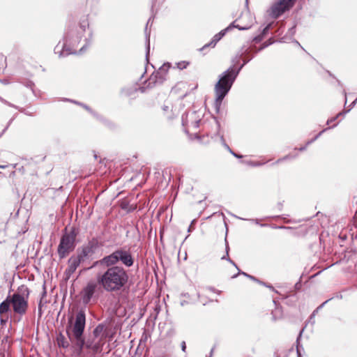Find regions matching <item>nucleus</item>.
<instances>
[{
	"mask_svg": "<svg viewBox=\"0 0 357 357\" xmlns=\"http://www.w3.org/2000/svg\"><path fill=\"white\" fill-rule=\"evenodd\" d=\"M135 264V257L130 250L119 248L109 255L93 261L88 269L99 268L102 270L96 274V279L107 293L123 291L130 287V274L126 268Z\"/></svg>",
	"mask_w": 357,
	"mask_h": 357,
	"instance_id": "obj_1",
	"label": "nucleus"
},
{
	"mask_svg": "<svg viewBox=\"0 0 357 357\" xmlns=\"http://www.w3.org/2000/svg\"><path fill=\"white\" fill-rule=\"evenodd\" d=\"M86 327V314L84 310H79L74 319L73 316L68 318V324L66 326V333L71 340V347L78 355L83 353L84 348L92 349L93 340H86L84 336Z\"/></svg>",
	"mask_w": 357,
	"mask_h": 357,
	"instance_id": "obj_2",
	"label": "nucleus"
},
{
	"mask_svg": "<svg viewBox=\"0 0 357 357\" xmlns=\"http://www.w3.org/2000/svg\"><path fill=\"white\" fill-rule=\"evenodd\" d=\"M89 26V24L87 19L83 20L79 23V29L74 26H69L63 36V43L59 42L54 47V53L58 54L59 58L77 54L75 48L79 43L83 33Z\"/></svg>",
	"mask_w": 357,
	"mask_h": 357,
	"instance_id": "obj_3",
	"label": "nucleus"
},
{
	"mask_svg": "<svg viewBox=\"0 0 357 357\" xmlns=\"http://www.w3.org/2000/svg\"><path fill=\"white\" fill-rule=\"evenodd\" d=\"M238 74L235 72L234 67L230 66L227 70L219 75V80L215 85V107L218 112L222 102L230 91Z\"/></svg>",
	"mask_w": 357,
	"mask_h": 357,
	"instance_id": "obj_4",
	"label": "nucleus"
},
{
	"mask_svg": "<svg viewBox=\"0 0 357 357\" xmlns=\"http://www.w3.org/2000/svg\"><path fill=\"white\" fill-rule=\"evenodd\" d=\"M78 233L77 229L75 227H72L69 231L65 228L57 248V253L61 259L66 257L75 250Z\"/></svg>",
	"mask_w": 357,
	"mask_h": 357,
	"instance_id": "obj_5",
	"label": "nucleus"
},
{
	"mask_svg": "<svg viewBox=\"0 0 357 357\" xmlns=\"http://www.w3.org/2000/svg\"><path fill=\"white\" fill-rule=\"evenodd\" d=\"M29 294V288L22 285L18 288L17 292L8 294L14 314L20 317H22L26 314L29 307L28 298Z\"/></svg>",
	"mask_w": 357,
	"mask_h": 357,
	"instance_id": "obj_6",
	"label": "nucleus"
},
{
	"mask_svg": "<svg viewBox=\"0 0 357 357\" xmlns=\"http://www.w3.org/2000/svg\"><path fill=\"white\" fill-rule=\"evenodd\" d=\"M296 0H278L270 8L269 15L273 19H278L286 11L289 10L295 4Z\"/></svg>",
	"mask_w": 357,
	"mask_h": 357,
	"instance_id": "obj_7",
	"label": "nucleus"
},
{
	"mask_svg": "<svg viewBox=\"0 0 357 357\" xmlns=\"http://www.w3.org/2000/svg\"><path fill=\"white\" fill-rule=\"evenodd\" d=\"M98 288L100 287L99 284H98L97 280L96 282L91 280L87 282L81 292L82 299L84 304L87 305L91 301V299L94 296L95 293Z\"/></svg>",
	"mask_w": 357,
	"mask_h": 357,
	"instance_id": "obj_8",
	"label": "nucleus"
},
{
	"mask_svg": "<svg viewBox=\"0 0 357 357\" xmlns=\"http://www.w3.org/2000/svg\"><path fill=\"white\" fill-rule=\"evenodd\" d=\"M13 312L10 296L8 295L6 299L0 303V324L2 326H5L11 318Z\"/></svg>",
	"mask_w": 357,
	"mask_h": 357,
	"instance_id": "obj_9",
	"label": "nucleus"
},
{
	"mask_svg": "<svg viewBox=\"0 0 357 357\" xmlns=\"http://www.w3.org/2000/svg\"><path fill=\"white\" fill-rule=\"evenodd\" d=\"M167 68L161 67L158 71L153 73L149 79L147 88H153L156 84H162L166 80Z\"/></svg>",
	"mask_w": 357,
	"mask_h": 357,
	"instance_id": "obj_10",
	"label": "nucleus"
},
{
	"mask_svg": "<svg viewBox=\"0 0 357 357\" xmlns=\"http://www.w3.org/2000/svg\"><path fill=\"white\" fill-rule=\"evenodd\" d=\"M188 119L191 120V124L189 127L198 128L201 121L200 117L197 115V112H186L182 115L183 126H188Z\"/></svg>",
	"mask_w": 357,
	"mask_h": 357,
	"instance_id": "obj_11",
	"label": "nucleus"
},
{
	"mask_svg": "<svg viewBox=\"0 0 357 357\" xmlns=\"http://www.w3.org/2000/svg\"><path fill=\"white\" fill-rule=\"evenodd\" d=\"M215 121V132L214 133H211V137L212 139H215L216 137H219L220 138V140L222 144V146L227 149L229 151V152L233 155L234 157L237 158H243V155H239L236 153H235L234 151H232L230 147L228 146V144L226 143L225 139H224V136L222 135H220L219 134V130L220 129V123L218 122V121L215 119L214 120Z\"/></svg>",
	"mask_w": 357,
	"mask_h": 357,
	"instance_id": "obj_12",
	"label": "nucleus"
},
{
	"mask_svg": "<svg viewBox=\"0 0 357 357\" xmlns=\"http://www.w3.org/2000/svg\"><path fill=\"white\" fill-rule=\"evenodd\" d=\"M82 263V261L76 255H72L69 258L68 261V266L65 271L66 279L70 278Z\"/></svg>",
	"mask_w": 357,
	"mask_h": 357,
	"instance_id": "obj_13",
	"label": "nucleus"
},
{
	"mask_svg": "<svg viewBox=\"0 0 357 357\" xmlns=\"http://www.w3.org/2000/svg\"><path fill=\"white\" fill-rule=\"evenodd\" d=\"M99 247L98 241L95 238L82 246L89 257H91L96 252Z\"/></svg>",
	"mask_w": 357,
	"mask_h": 357,
	"instance_id": "obj_14",
	"label": "nucleus"
},
{
	"mask_svg": "<svg viewBox=\"0 0 357 357\" xmlns=\"http://www.w3.org/2000/svg\"><path fill=\"white\" fill-rule=\"evenodd\" d=\"M56 340L59 348L68 349L71 345V340L68 336L66 337L61 332L56 335Z\"/></svg>",
	"mask_w": 357,
	"mask_h": 357,
	"instance_id": "obj_15",
	"label": "nucleus"
},
{
	"mask_svg": "<svg viewBox=\"0 0 357 357\" xmlns=\"http://www.w3.org/2000/svg\"><path fill=\"white\" fill-rule=\"evenodd\" d=\"M137 92V87L136 85L127 86L121 89V95L126 97L135 98V95Z\"/></svg>",
	"mask_w": 357,
	"mask_h": 357,
	"instance_id": "obj_16",
	"label": "nucleus"
},
{
	"mask_svg": "<svg viewBox=\"0 0 357 357\" xmlns=\"http://www.w3.org/2000/svg\"><path fill=\"white\" fill-rule=\"evenodd\" d=\"M250 50L249 49H245L238 52L231 59L232 66L234 69H236V66L238 65L240 62V60L242 59L244 54H249Z\"/></svg>",
	"mask_w": 357,
	"mask_h": 357,
	"instance_id": "obj_17",
	"label": "nucleus"
},
{
	"mask_svg": "<svg viewBox=\"0 0 357 357\" xmlns=\"http://www.w3.org/2000/svg\"><path fill=\"white\" fill-rule=\"evenodd\" d=\"M151 20H152V17H149V19L148 20V21L146 22V24L145 26V30H144L145 35H146V40L148 43V45L146 47V59L147 61H148V57H149V51H150V44H149L150 31L148 32V26L151 24H153V22H151Z\"/></svg>",
	"mask_w": 357,
	"mask_h": 357,
	"instance_id": "obj_18",
	"label": "nucleus"
},
{
	"mask_svg": "<svg viewBox=\"0 0 357 357\" xmlns=\"http://www.w3.org/2000/svg\"><path fill=\"white\" fill-rule=\"evenodd\" d=\"M151 20H152V17H149V19L148 20V21L146 22V24L145 26V30H144L145 35H146V40L148 43V45L146 47V59L147 61H148V57H149V51H150V44H149L150 31L148 32V26L151 24H153V22H151Z\"/></svg>",
	"mask_w": 357,
	"mask_h": 357,
	"instance_id": "obj_19",
	"label": "nucleus"
},
{
	"mask_svg": "<svg viewBox=\"0 0 357 357\" xmlns=\"http://www.w3.org/2000/svg\"><path fill=\"white\" fill-rule=\"evenodd\" d=\"M221 40L220 36L217 33L215 34L213 38L211 39V42L206 43V45H204L202 48L199 49V51H202L204 50V49L207 48V47H215V46L216 45V44Z\"/></svg>",
	"mask_w": 357,
	"mask_h": 357,
	"instance_id": "obj_20",
	"label": "nucleus"
},
{
	"mask_svg": "<svg viewBox=\"0 0 357 357\" xmlns=\"http://www.w3.org/2000/svg\"><path fill=\"white\" fill-rule=\"evenodd\" d=\"M84 41H85L84 45L80 48V50L79 51V54L83 53L86 50V48L91 45L92 41H93V32H92V31H90L89 34V37L86 38L84 40Z\"/></svg>",
	"mask_w": 357,
	"mask_h": 357,
	"instance_id": "obj_21",
	"label": "nucleus"
},
{
	"mask_svg": "<svg viewBox=\"0 0 357 357\" xmlns=\"http://www.w3.org/2000/svg\"><path fill=\"white\" fill-rule=\"evenodd\" d=\"M250 54V53L249 54H245V56L243 58V63L238 68H236V69H234L235 72H236L238 74H239L242 68L253 59L254 56Z\"/></svg>",
	"mask_w": 357,
	"mask_h": 357,
	"instance_id": "obj_22",
	"label": "nucleus"
},
{
	"mask_svg": "<svg viewBox=\"0 0 357 357\" xmlns=\"http://www.w3.org/2000/svg\"><path fill=\"white\" fill-rule=\"evenodd\" d=\"M76 256L82 261V263L86 260L89 259L90 257L88 256L86 252L84 250V249L81 247L78 248L77 250Z\"/></svg>",
	"mask_w": 357,
	"mask_h": 357,
	"instance_id": "obj_23",
	"label": "nucleus"
},
{
	"mask_svg": "<svg viewBox=\"0 0 357 357\" xmlns=\"http://www.w3.org/2000/svg\"><path fill=\"white\" fill-rule=\"evenodd\" d=\"M303 330H304V328H303L300 331V333H299V334H298V337L296 338V353H297V356L298 357H302L301 349H303V346L300 344V339H301V337L302 336V333L303 332Z\"/></svg>",
	"mask_w": 357,
	"mask_h": 357,
	"instance_id": "obj_24",
	"label": "nucleus"
},
{
	"mask_svg": "<svg viewBox=\"0 0 357 357\" xmlns=\"http://www.w3.org/2000/svg\"><path fill=\"white\" fill-rule=\"evenodd\" d=\"M105 326L103 324H99L93 331V335L95 338H97L105 330Z\"/></svg>",
	"mask_w": 357,
	"mask_h": 357,
	"instance_id": "obj_25",
	"label": "nucleus"
},
{
	"mask_svg": "<svg viewBox=\"0 0 357 357\" xmlns=\"http://www.w3.org/2000/svg\"><path fill=\"white\" fill-rule=\"evenodd\" d=\"M234 28L238 29L240 31H244L249 29L250 26H241L238 24H236V21H234L227 27V29H229V31Z\"/></svg>",
	"mask_w": 357,
	"mask_h": 357,
	"instance_id": "obj_26",
	"label": "nucleus"
},
{
	"mask_svg": "<svg viewBox=\"0 0 357 357\" xmlns=\"http://www.w3.org/2000/svg\"><path fill=\"white\" fill-rule=\"evenodd\" d=\"M162 111L164 112V114L166 116V117L168 119H173L172 115L170 114V112H172V109H170L169 106L164 105L162 107Z\"/></svg>",
	"mask_w": 357,
	"mask_h": 357,
	"instance_id": "obj_27",
	"label": "nucleus"
},
{
	"mask_svg": "<svg viewBox=\"0 0 357 357\" xmlns=\"http://www.w3.org/2000/svg\"><path fill=\"white\" fill-rule=\"evenodd\" d=\"M239 274H242V275H245V277L248 278L249 279H250V280H253V281H255V282H257L260 283V281L259 280V279H257V278H255V276H253V275H249V274H248V273H245V272H243V271H239V272L238 273V274L234 275L232 278H236V277H237V275H239Z\"/></svg>",
	"mask_w": 357,
	"mask_h": 357,
	"instance_id": "obj_28",
	"label": "nucleus"
},
{
	"mask_svg": "<svg viewBox=\"0 0 357 357\" xmlns=\"http://www.w3.org/2000/svg\"><path fill=\"white\" fill-rule=\"evenodd\" d=\"M177 68L180 70H183L187 68V66L189 65V62L188 61H180L176 63Z\"/></svg>",
	"mask_w": 357,
	"mask_h": 357,
	"instance_id": "obj_29",
	"label": "nucleus"
},
{
	"mask_svg": "<svg viewBox=\"0 0 357 357\" xmlns=\"http://www.w3.org/2000/svg\"><path fill=\"white\" fill-rule=\"evenodd\" d=\"M96 119L100 121H105V119L102 116L97 113L96 112L93 111L92 109V112H90Z\"/></svg>",
	"mask_w": 357,
	"mask_h": 357,
	"instance_id": "obj_30",
	"label": "nucleus"
},
{
	"mask_svg": "<svg viewBox=\"0 0 357 357\" xmlns=\"http://www.w3.org/2000/svg\"><path fill=\"white\" fill-rule=\"evenodd\" d=\"M271 24H267L262 30L261 33L260 35L263 36V37H264L267 33L268 32L270 28H271Z\"/></svg>",
	"mask_w": 357,
	"mask_h": 357,
	"instance_id": "obj_31",
	"label": "nucleus"
},
{
	"mask_svg": "<svg viewBox=\"0 0 357 357\" xmlns=\"http://www.w3.org/2000/svg\"><path fill=\"white\" fill-rule=\"evenodd\" d=\"M264 37L261 35L256 36L253 38L252 41L255 43H259L263 40Z\"/></svg>",
	"mask_w": 357,
	"mask_h": 357,
	"instance_id": "obj_32",
	"label": "nucleus"
},
{
	"mask_svg": "<svg viewBox=\"0 0 357 357\" xmlns=\"http://www.w3.org/2000/svg\"><path fill=\"white\" fill-rule=\"evenodd\" d=\"M288 356V352H284L283 355L279 352V351H275L273 357H287Z\"/></svg>",
	"mask_w": 357,
	"mask_h": 357,
	"instance_id": "obj_33",
	"label": "nucleus"
},
{
	"mask_svg": "<svg viewBox=\"0 0 357 357\" xmlns=\"http://www.w3.org/2000/svg\"><path fill=\"white\" fill-rule=\"evenodd\" d=\"M227 32H229V29H227V27H226L225 29H222L219 33H218V34L220 36V38L222 39Z\"/></svg>",
	"mask_w": 357,
	"mask_h": 357,
	"instance_id": "obj_34",
	"label": "nucleus"
},
{
	"mask_svg": "<svg viewBox=\"0 0 357 357\" xmlns=\"http://www.w3.org/2000/svg\"><path fill=\"white\" fill-rule=\"evenodd\" d=\"M336 126H337V124H335V125H333V126H332V128H334V127H335ZM331 127H328V128H326L323 129L321 131H320V132H319L316 135V137H317V138H319V137H320V136H321L324 132H325L326 130H329V129H331Z\"/></svg>",
	"mask_w": 357,
	"mask_h": 357,
	"instance_id": "obj_35",
	"label": "nucleus"
},
{
	"mask_svg": "<svg viewBox=\"0 0 357 357\" xmlns=\"http://www.w3.org/2000/svg\"><path fill=\"white\" fill-rule=\"evenodd\" d=\"M296 157H297V154H296V155L288 154V155H284L282 158L284 161V160H287L295 158Z\"/></svg>",
	"mask_w": 357,
	"mask_h": 357,
	"instance_id": "obj_36",
	"label": "nucleus"
},
{
	"mask_svg": "<svg viewBox=\"0 0 357 357\" xmlns=\"http://www.w3.org/2000/svg\"><path fill=\"white\" fill-rule=\"evenodd\" d=\"M79 105L82 107L84 109H85L89 112H92V109L91 107H89L88 105H86V104L82 102V103H79Z\"/></svg>",
	"mask_w": 357,
	"mask_h": 357,
	"instance_id": "obj_37",
	"label": "nucleus"
},
{
	"mask_svg": "<svg viewBox=\"0 0 357 357\" xmlns=\"http://www.w3.org/2000/svg\"><path fill=\"white\" fill-rule=\"evenodd\" d=\"M272 43H273L271 41V40H268L264 42V43H262V45L261 46L263 49H265L267 47H268L269 45H271Z\"/></svg>",
	"mask_w": 357,
	"mask_h": 357,
	"instance_id": "obj_38",
	"label": "nucleus"
},
{
	"mask_svg": "<svg viewBox=\"0 0 357 357\" xmlns=\"http://www.w3.org/2000/svg\"><path fill=\"white\" fill-rule=\"evenodd\" d=\"M62 100L66 101V102H73V103L78 105H79V103H81L80 102H78L77 100H71V99L66 98H63Z\"/></svg>",
	"mask_w": 357,
	"mask_h": 357,
	"instance_id": "obj_39",
	"label": "nucleus"
},
{
	"mask_svg": "<svg viewBox=\"0 0 357 357\" xmlns=\"http://www.w3.org/2000/svg\"><path fill=\"white\" fill-rule=\"evenodd\" d=\"M221 259H222V260H227V261H229V262H232V259H231V258L229 257V253H228V254H227V253H226V255H225L222 256V257H221Z\"/></svg>",
	"mask_w": 357,
	"mask_h": 357,
	"instance_id": "obj_40",
	"label": "nucleus"
},
{
	"mask_svg": "<svg viewBox=\"0 0 357 357\" xmlns=\"http://www.w3.org/2000/svg\"><path fill=\"white\" fill-rule=\"evenodd\" d=\"M25 86L28 88H30L32 91H33V88L34 86V83L31 81H28Z\"/></svg>",
	"mask_w": 357,
	"mask_h": 357,
	"instance_id": "obj_41",
	"label": "nucleus"
},
{
	"mask_svg": "<svg viewBox=\"0 0 357 357\" xmlns=\"http://www.w3.org/2000/svg\"><path fill=\"white\" fill-rule=\"evenodd\" d=\"M100 348V344L98 343H96V344H93V347L92 348L91 350H93L95 352H97L99 351Z\"/></svg>",
	"mask_w": 357,
	"mask_h": 357,
	"instance_id": "obj_42",
	"label": "nucleus"
},
{
	"mask_svg": "<svg viewBox=\"0 0 357 357\" xmlns=\"http://www.w3.org/2000/svg\"><path fill=\"white\" fill-rule=\"evenodd\" d=\"M350 111V109H344L342 110V112H339L337 116L338 117L341 116H344L347 113H348Z\"/></svg>",
	"mask_w": 357,
	"mask_h": 357,
	"instance_id": "obj_43",
	"label": "nucleus"
},
{
	"mask_svg": "<svg viewBox=\"0 0 357 357\" xmlns=\"http://www.w3.org/2000/svg\"><path fill=\"white\" fill-rule=\"evenodd\" d=\"M338 118V116L336 115L335 116H333L329 119L327 120V122H326V124L327 125H329L330 123L334 122L335 121H336V119Z\"/></svg>",
	"mask_w": 357,
	"mask_h": 357,
	"instance_id": "obj_44",
	"label": "nucleus"
},
{
	"mask_svg": "<svg viewBox=\"0 0 357 357\" xmlns=\"http://www.w3.org/2000/svg\"><path fill=\"white\" fill-rule=\"evenodd\" d=\"M249 164L251 165L253 167H257V166L262 165L264 163H261V162H250Z\"/></svg>",
	"mask_w": 357,
	"mask_h": 357,
	"instance_id": "obj_45",
	"label": "nucleus"
},
{
	"mask_svg": "<svg viewBox=\"0 0 357 357\" xmlns=\"http://www.w3.org/2000/svg\"><path fill=\"white\" fill-rule=\"evenodd\" d=\"M225 252L226 253H229V244H228V242H227V237H225Z\"/></svg>",
	"mask_w": 357,
	"mask_h": 357,
	"instance_id": "obj_46",
	"label": "nucleus"
},
{
	"mask_svg": "<svg viewBox=\"0 0 357 357\" xmlns=\"http://www.w3.org/2000/svg\"><path fill=\"white\" fill-rule=\"evenodd\" d=\"M181 350L185 352V350H186V344H185V341H183L181 342Z\"/></svg>",
	"mask_w": 357,
	"mask_h": 357,
	"instance_id": "obj_47",
	"label": "nucleus"
},
{
	"mask_svg": "<svg viewBox=\"0 0 357 357\" xmlns=\"http://www.w3.org/2000/svg\"><path fill=\"white\" fill-rule=\"evenodd\" d=\"M259 284H263V285L266 286V287H268V288H269V289H272L273 291H275V289H274L273 287L271 284H266L265 282H261V281H260V283H259Z\"/></svg>",
	"mask_w": 357,
	"mask_h": 357,
	"instance_id": "obj_48",
	"label": "nucleus"
},
{
	"mask_svg": "<svg viewBox=\"0 0 357 357\" xmlns=\"http://www.w3.org/2000/svg\"><path fill=\"white\" fill-rule=\"evenodd\" d=\"M356 102H357V98L349 106V109H350V110L355 106Z\"/></svg>",
	"mask_w": 357,
	"mask_h": 357,
	"instance_id": "obj_49",
	"label": "nucleus"
},
{
	"mask_svg": "<svg viewBox=\"0 0 357 357\" xmlns=\"http://www.w3.org/2000/svg\"><path fill=\"white\" fill-rule=\"evenodd\" d=\"M139 91L141 93H144L146 91V87L145 86L137 87V91Z\"/></svg>",
	"mask_w": 357,
	"mask_h": 357,
	"instance_id": "obj_50",
	"label": "nucleus"
},
{
	"mask_svg": "<svg viewBox=\"0 0 357 357\" xmlns=\"http://www.w3.org/2000/svg\"><path fill=\"white\" fill-rule=\"evenodd\" d=\"M301 284L300 282H296L294 286L295 289L297 290L301 288Z\"/></svg>",
	"mask_w": 357,
	"mask_h": 357,
	"instance_id": "obj_51",
	"label": "nucleus"
},
{
	"mask_svg": "<svg viewBox=\"0 0 357 357\" xmlns=\"http://www.w3.org/2000/svg\"><path fill=\"white\" fill-rule=\"evenodd\" d=\"M7 105H8L9 107H14V108L17 109H20L18 107H17L16 105H13V104L10 103V102H8Z\"/></svg>",
	"mask_w": 357,
	"mask_h": 357,
	"instance_id": "obj_52",
	"label": "nucleus"
},
{
	"mask_svg": "<svg viewBox=\"0 0 357 357\" xmlns=\"http://www.w3.org/2000/svg\"><path fill=\"white\" fill-rule=\"evenodd\" d=\"M307 146H308V145H307V144H306L305 146L300 147V148L298 149V150H299L300 151H303L306 150V149H307Z\"/></svg>",
	"mask_w": 357,
	"mask_h": 357,
	"instance_id": "obj_53",
	"label": "nucleus"
},
{
	"mask_svg": "<svg viewBox=\"0 0 357 357\" xmlns=\"http://www.w3.org/2000/svg\"><path fill=\"white\" fill-rule=\"evenodd\" d=\"M328 302V301H326L325 302H324L321 305H320L316 310H319L321 308H322L324 307V305Z\"/></svg>",
	"mask_w": 357,
	"mask_h": 357,
	"instance_id": "obj_54",
	"label": "nucleus"
},
{
	"mask_svg": "<svg viewBox=\"0 0 357 357\" xmlns=\"http://www.w3.org/2000/svg\"><path fill=\"white\" fill-rule=\"evenodd\" d=\"M13 121V119H11L9 122H8V124L7 126V127L3 130L2 133L0 135V137L1 136V135L3 133V132L8 128V127L10 125V123H12V121Z\"/></svg>",
	"mask_w": 357,
	"mask_h": 357,
	"instance_id": "obj_55",
	"label": "nucleus"
},
{
	"mask_svg": "<svg viewBox=\"0 0 357 357\" xmlns=\"http://www.w3.org/2000/svg\"><path fill=\"white\" fill-rule=\"evenodd\" d=\"M318 310H315L310 317V319L312 320V317H314L315 314L317 313Z\"/></svg>",
	"mask_w": 357,
	"mask_h": 357,
	"instance_id": "obj_56",
	"label": "nucleus"
},
{
	"mask_svg": "<svg viewBox=\"0 0 357 357\" xmlns=\"http://www.w3.org/2000/svg\"><path fill=\"white\" fill-rule=\"evenodd\" d=\"M249 221H251L252 222H255L256 224H259V220L258 219H249Z\"/></svg>",
	"mask_w": 357,
	"mask_h": 357,
	"instance_id": "obj_57",
	"label": "nucleus"
},
{
	"mask_svg": "<svg viewBox=\"0 0 357 357\" xmlns=\"http://www.w3.org/2000/svg\"><path fill=\"white\" fill-rule=\"evenodd\" d=\"M19 111H20L21 112H24L26 115H31V114H29V112H26L24 109H19Z\"/></svg>",
	"mask_w": 357,
	"mask_h": 357,
	"instance_id": "obj_58",
	"label": "nucleus"
},
{
	"mask_svg": "<svg viewBox=\"0 0 357 357\" xmlns=\"http://www.w3.org/2000/svg\"><path fill=\"white\" fill-rule=\"evenodd\" d=\"M278 209H279L280 211H282V204L281 202H279V203L278 204Z\"/></svg>",
	"mask_w": 357,
	"mask_h": 357,
	"instance_id": "obj_59",
	"label": "nucleus"
},
{
	"mask_svg": "<svg viewBox=\"0 0 357 357\" xmlns=\"http://www.w3.org/2000/svg\"><path fill=\"white\" fill-rule=\"evenodd\" d=\"M188 303H189V302H188V301H181V306H184L185 304H188Z\"/></svg>",
	"mask_w": 357,
	"mask_h": 357,
	"instance_id": "obj_60",
	"label": "nucleus"
},
{
	"mask_svg": "<svg viewBox=\"0 0 357 357\" xmlns=\"http://www.w3.org/2000/svg\"><path fill=\"white\" fill-rule=\"evenodd\" d=\"M0 101L6 105H7V103H8V101L6 100L5 99L2 98L1 97H0Z\"/></svg>",
	"mask_w": 357,
	"mask_h": 357,
	"instance_id": "obj_61",
	"label": "nucleus"
},
{
	"mask_svg": "<svg viewBox=\"0 0 357 357\" xmlns=\"http://www.w3.org/2000/svg\"><path fill=\"white\" fill-rule=\"evenodd\" d=\"M214 349H215L214 347H213V348L211 349V351H210V354H209V356H208V357H212L213 354ZM206 357H208V356H206Z\"/></svg>",
	"mask_w": 357,
	"mask_h": 357,
	"instance_id": "obj_62",
	"label": "nucleus"
},
{
	"mask_svg": "<svg viewBox=\"0 0 357 357\" xmlns=\"http://www.w3.org/2000/svg\"><path fill=\"white\" fill-rule=\"evenodd\" d=\"M283 161H284L283 159L282 158H280L278 160H276V162L275 163V164H278V163L282 162Z\"/></svg>",
	"mask_w": 357,
	"mask_h": 357,
	"instance_id": "obj_63",
	"label": "nucleus"
},
{
	"mask_svg": "<svg viewBox=\"0 0 357 357\" xmlns=\"http://www.w3.org/2000/svg\"><path fill=\"white\" fill-rule=\"evenodd\" d=\"M314 142V140H313V138L311 139L310 140L307 141V145H310L312 143H313Z\"/></svg>",
	"mask_w": 357,
	"mask_h": 357,
	"instance_id": "obj_64",
	"label": "nucleus"
}]
</instances>
